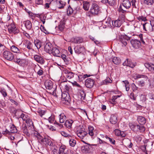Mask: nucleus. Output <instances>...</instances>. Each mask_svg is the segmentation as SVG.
<instances>
[{
    "label": "nucleus",
    "instance_id": "nucleus-36",
    "mask_svg": "<svg viewBox=\"0 0 154 154\" xmlns=\"http://www.w3.org/2000/svg\"><path fill=\"white\" fill-rule=\"evenodd\" d=\"M111 19L110 18H108L107 20H103V23L104 24L105 27L109 26L110 25Z\"/></svg>",
    "mask_w": 154,
    "mask_h": 154
},
{
    "label": "nucleus",
    "instance_id": "nucleus-54",
    "mask_svg": "<svg viewBox=\"0 0 154 154\" xmlns=\"http://www.w3.org/2000/svg\"><path fill=\"white\" fill-rule=\"evenodd\" d=\"M138 131H139L140 132H143L145 131V128L144 126L141 125H139V127L138 128Z\"/></svg>",
    "mask_w": 154,
    "mask_h": 154
},
{
    "label": "nucleus",
    "instance_id": "nucleus-61",
    "mask_svg": "<svg viewBox=\"0 0 154 154\" xmlns=\"http://www.w3.org/2000/svg\"><path fill=\"white\" fill-rule=\"evenodd\" d=\"M140 149L143 152H145L147 154L146 150V145H144L141 146H140Z\"/></svg>",
    "mask_w": 154,
    "mask_h": 154
},
{
    "label": "nucleus",
    "instance_id": "nucleus-44",
    "mask_svg": "<svg viewBox=\"0 0 154 154\" xmlns=\"http://www.w3.org/2000/svg\"><path fill=\"white\" fill-rule=\"evenodd\" d=\"M65 27V23L63 22H61L60 23L59 26V29L60 31H62Z\"/></svg>",
    "mask_w": 154,
    "mask_h": 154
},
{
    "label": "nucleus",
    "instance_id": "nucleus-28",
    "mask_svg": "<svg viewBox=\"0 0 154 154\" xmlns=\"http://www.w3.org/2000/svg\"><path fill=\"white\" fill-rule=\"evenodd\" d=\"M32 135L35 137V138L37 139L38 141H40V140L42 138V136L37 131H34L32 133Z\"/></svg>",
    "mask_w": 154,
    "mask_h": 154
},
{
    "label": "nucleus",
    "instance_id": "nucleus-13",
    "mask_svg": "<svg viewBox=\"0 0 154 154\" xmlns=\"http://www.w3.org/2000/svg\"><path fill=\"white\" fill-rule=\"evenodd\" d=\"M34 58L35 60L39 63L42 64L45 63V61L42 57L40 55H35L34 56Z\"/></svg>",
    "mask_w": 154,
    "mask_h": 154
},
{
    "label": "nucleus",
    "instance_id": "nucleus-32",
    "mask_svg": "<svg viewBox=\"0 0 154 154\" xmlns=\"http://www.w3.org/2000/svg\"><path fill=\"white\" fill-rule=\"evenodd\" d=\"M22 130L23 131L24 133L26 134L27 135L29 134V130L28 129L25 124L23 125L22 127Z\"/></svg>",
    "mask_w": 154,
    "mask_h": 154
},
{
    "label": "nucleus",
    "instance_id": "nucleus-5",
    "mask_svg": "<svg viewBox=\"0 0 154 154\" xmlns=\"http://www.w3.org/2000/svg\"><path fill=\"white\" fill-rule=\"evenodd\" d=\"M119 40L124 46H125L127 44L128 42H129L130 39V37L126 35H121L119 36Z\"/></svg>",
    "mask_w": 154,
    "mask_h": 154
},
{
    "label": "nucleus",
    "instance_id": "nucleus-58",
    "mask_svg": "<svg viewBox=\"0 0 154 154\" xmlns=\"http://www.w3.org/2000/svg\"><path fill=\"white\" fill-rule=\"evenodd\" d=\"M134 139L136 140L137 142H140L141 140V137L140 136L137 135L134 137Z\"/></svg>",
    "mask_w": 154,
    "mask_h": 154
},
{
    "label": "nucleus",
    "instance_id": "nucleus-26",
    "mask_svg": "<svg viewBox=\"0 0 154 154\" xmlns=\"http://www.w3.org/2000/svg\"><path fill=\"white\" fill-rule=\"evenodd\" d=\"M73 122V120H68L66 121L64 125L67 128H71L72 124Z\"/></svg>",
    "mask_w": 154,
    "mask_h": 154
},
{
    "label": "nucleus",
    "instance_id": "nucleus-23",
    "mask_svg": "<svg viewBox=\"0 0 154 154\" xmlns=\"http://www.w3.org/2000/svg\"><path fill=\"white\" fill-rule=\"evenodd\" d=\"M145 67L151 72L154 73V64H150L149 63H145L144 64Z\"/></svg>",
    "mask_w": 154,
    "mask_h": 154
},
{
    "label": "nucleus",
    "instance_id": "nucleus-17",
    "mask_svg": "<svg viewBox=\"0 0 154 154\" xmlns=\"http://www.w3.org/2000/svg\"><path fill=\"white\" fill-rule=\"evenodd\" d=\"M72 42L76 44H80L83 42V39L81 37H76L72 40Z\"/></svg>",
    "mask_w": 154,
    "mask_h": 154
},
{
    "label": "nucleus",
    "instance_id": "nucleus-33",
    "mask_svg": "<svg viewBox=\"0 0 154 154\" xmlns=\"http://www.w3.org/2000/svg\"><path fill=\"white\" fill-rule=\"evenodd\" d=\"M90 6V3L87 2H83V8L85 11H88Z\"/></svg>",
    "mask_w": 154,
    "mask_h": 154
},
{
    "label": "nucleus",
    "instance_id": "nucleus-7",
    "mask_svg": "<svg viewBox=\"0 0 154 154\" xmlns=\"http://www.w3.org/2000/svg\"><path fill=\"white\" fill-rule=\"evenodd\" d=\"M130 42L132 46L135 48H139L141 46L140 42L138 40L132 39L131 40Z\"/></svg>",
    "mask_w": 154,
    "mask_h": 154
},
{
    "label": "nucleus",
    "instance_id": "nucleus-3",
    "mask_svg": "<svg viewBox=\"0 0 154 154\" xmlns=\"http://www.w3.org/2000/svg\"><path fill=\"white\" fill-rule=\"evenodd\" d=\"M61 100L63 103L68 105L69 104L71 100L68 92H65L62 94Z\"/></svg>",
    "mask_w": 154,
    "mask_h": 154
},
{
    "label": "nucleus",
    "instance_id": "nucleus-22",
    "mask_svg": "<svg viewBox=\"0 0 154 154\" xmlns=\"http://www.w3.org/2000/svg\"><path fill=\"white\" fill-rule=\"evenodd\" d=\"M26 28L28 30H31L32 28V24L31 22L28 20L25 21L23 22Z\"/></svg>",
    "mask_w": 154,
    "mask_h": 154
},
{
    "label": "nucleus",
    "instance_id": "nucleus-48",
    "mask_svg": "<svg viewBox=\"0 0 154 154\" xmlns=\"http://www.w3.org/2000/svg\"><path fill=\"white\" fill-rule=\"evenodd\" d=\"M0 92L4 97H5L7 96V94L6 92V90L5 89L1 88L0 90Z\"/></svg>",
    "mask_w": 154,
    "mask_h": 154
},
{
    "label": "nucleus",
    "instance_id": "nucleus-49",
    "mask_svg": "<svg viewBox=\"0 0 154 154\" xmlns=\"http://www.w3.org/2000/svg\"><path fill=\"white\" fill-rule=\"evenodd\" d=\"M74 75V73H73L69 72L68 74L66 75V76L68 79H70L73 77Z\"/></svg>",
    "mask_w": 154,
    "mask_h": 154
},
{
    "label": "nucleus",
    "instance_id": "nucleus-4",
    "mask_svg": "<svg viewBox=\"0 0 154 154\" xmlns=\"http://www.w3.org/2000/svg\"><path fill=\"white\" fill-rule=\"evenodd\" d=\"M90 12L93 15H97L100 12L99 6L96 3L93 4L90 10Z\"/></svg>",
    "mask_w": 154,
    "mask_h": 154
},
{
    "label": "nucleus",
    "instance_id": "nucleus-12",
    "mask_svg": "<svg viewBox=\"0 0 154 154\" xmlns=\"http://www.w3.org/2000/svg\"><path fill=\"white\" fill-rule=\"evenodd\" d=\"M75 53L78 54L81 53L85 51V48L81 45L76 46L74 48Z\"/></svg>",
    "mask_w": 154,
    "mask_h": 154
},
{
    "label": "nucleus",
    "instance_id": "nucleus-52",
    "mask_svg": "<svg viewBox=\"0 0 154 154\" xmlns=\"http://www.w3.org/2000/svg\"><path fill=\"white\" fill-rule=\"evenodd\" d=\"M112 80L109 78H107L103 82L104 84H107L109 83H111L112 82Z\"/></svg>",
    "mask_w": 154,
    "mask_h": 154
},
{
    "label": "nucleus",
    "instance_id": "nucleus-64",
    "mask_svg": "<svg viewBox=\"0 0 154 154\" xmlns=\"http://www.w3.org/2000/svg\"><path fill=\"white\" fill-rule=\"evenodd\" d=\"M125 13H122V14H120L119 15V19H121V20L122 21L124 19L125 17Z\"/></svg>",
    "mask_w": 154,
    "mask_h": 154
},
{
    "label": "nucleus",
    "instance_id": "nucleus-29",
    "mask_svg": "<svg viewBox=\"0 0 154 154\" xmlns=\"http://www.w3.org/2000/svg\"><path fill=\"white\" fill-rule=\"evenodd\" d=\"M112 62L115 64L118 65L121 62V60L120 59L119 57H113L112 58Z\"/></svg>",
    "mask_w": 154,
    "mask_h": 154
},
{
    "label": "nucleus",
    "instance_id": "nucleus-27",
    "mask_svg": "<svg viewBox=\"0 0 154 154\" xmlns=\"http://www.w3.org/2000/svg\"><path fill=\"white\" fill-rule=\"evenodd\" d=\"M102 3L106 4L108 3L111 6H113L115 3V0H102Z\"/></svg>",
    "mask_w": 154,
    "mask_h": 154
},
{
    "label": "nucleus",
    "instance_id": "nucleus-39",
    "mask_svg": "<svg viewBox=\"0 0 154 154\" xmlns=\"http://www.w3.org/2000/svg\"><path fill=\"white\" fill-rule=\"evenodd\" d=\"M144 3L148 5H152L154 2L153 0H143Z\"/></svg>",
    "mask_w": 154,
    "mask_h": 154
},
{
    "label": "nucleus",
    "instance_id": "nucleus-1",
    "mask_svg": "<svg viewBox=\"0 0 154 154\" xmlns=\"http://www.w3.org/2000/svg\"><path fill=\"white\" fill-rule=\"evenodd\" d=\"M131 3L129 0H123L118 8V11L120 13H126V10L131 6Z\"/></svg>",
    "mask_w": 154,
    "mask_h": 154
},
{
    "label": "nucleus",
    "instance_id": "nucleus-9",
    "mask_svg": "<svg viewBox=\"0 0 154 154\" xmlns=\"http://www.w3.org/2000/svg\"><path fill=\"white\" fill-rule=\"evenodd\" d=\"M4 57L8 60H12L14 59V56L13 54L10 51H5L3 53Z\"/></svg>",
    "mask_w": 154,
    "mask_h": 154
},
{
    "label": "nucleus",
    "instance_id": "nucleus-19",
    "mask_svg": "<svg viewBox=\"0 0 154 154\" xmlns=\"http://www.w3.org/2000/svg\"><path fill=\"white\" fill-rule=\"evenodd\" d=\"M52 54L54 56L60 57V54L59 49L56 47H54L51 51Z\"/></svg>",
    "mask_w": 154,
    "mask_h": 154
},
{
    "label": "nucleus",
    "instance_id": "nucleus-30",
    "mask_svg": "<svg viewBox=\"0 0 154 154\" xmlns=\"http://www.w3.org/2000/svg\"><path fill=\"white\" fill-rule=\"evenodd\" d=\"M11 51L14 53H21L22 51H20L18 48L14 45H12L11 47Z\"/></svg>",
    "mask_w": 154,
    "mask_h": 154
},
{
    "label": "nucleus",
    "instance_id": "nucleus-55",
    "mask_svg": "<svg viewBox=\"0 0 154 154\" xmlns=\"http://www.w3.org/2000/svg\"><path fill=\"white\" fill-rule=\"evenodd\" d=\"M148 97L149 99L150 100H151L152 101L153 100L154 101V94H151V93H149L148 94Z\"/></svg>",
    "mask_w": 154,
    "mask_h": 154
},
{
    "label": "nucleus",
    "instance_id": "nucleus-62",
    "mask_svg": "<svg viewBox=\"0 0 154 154\" xmlns=\"http://www.w3.org/2000/svg\"><path fill=\"white\" fill-rule=\"evenodd\" d=\"M137 19L139 21L141 20L143 21H145L147 20L146 17L143 16H139L137 18Z\"/></svg>",
    "mask_w": 154,
    "mask_h": 154
},
{
    "label": "nucleus",
    "instance_id": "nucleus-20",
    "mask_svg": "<svg viewBox=\"0 0 154 154\" xmlns=\"http://www.w3.org/2000/svg\"><path fill=\"white\" fill-rule=\"evenodd\" d=\"M123 65L124 66H129L132 68H133L135 66V64L134 63H133L130 60L129 61L128 59H127L123 63Z\"/></svg>",
    "mask_w": 154,
    "mask_h": 154
},
{
    "label": "nucleus",
    "instance_id": "nucleus-11",
    "mask_svg": "<svg viewBox=\"0 0 154 154\" xmlns=\"http://www.w3.org/2000/svg\"><path fill=\"white\" fill-rule=\"evenodd\" d=\"M54 47L51 43L48 42L45 45L44 50L46 52L51 54V51Z\"/></svg>",
    "mask_w": 154,
    "mask_h": 154
},
{
    "label": "nucleus",
    "instance_id": "nucleus-35",
    "mask_svg": "<svg viewBox=\"0 0 154 154\" xmlns=\"http://www.w3.org/2000/svg\"><path fill=\"white\" fill-rule=\"evenodd\" d=\"M10 133H16L17 131V130L16 127L13 124L12 125L10 126Z\"/></svg>",
    "mask_w": 154,
    "mask_h": 154
},
{
    "label": "nucleus",
    "instance_id": "nucleus-56",
    "mask_svg": "<svg viewBox=\"0 0 154 154\" xmlns=\"http://www.w3.org/2000/svg\"><path fill=\"white\" fill-rule=\"evenodd\" d=\"M65 149L64 147L61 146L60 147L59 150H58L60 154H63ZM64 154H65L64 153Z\"/></svg>",
    "mask_w": 154,
    "mask_h": 154
},
{
    "label": "nucleus",
    "instance_id": "nucleus-40",
    "mask_svg": "<svg viewBox=\"0 0 154 154\" xmlns=\"http://www.w3.org/2000/svg\"><path fill=\"white\" fill-rule=\"evenodd\" d=\"M32 43L29 41L26 42L25 45V47L29 50L32 49Z\"/></svg>",
    "mask_w": 154,
    "mask_h": 154
},
{
    "label": "nucleus",
    "instance_id": "nucleus-63",
    "mask_svg": "<svg viewBox=\"0 0 154 154\" xmlns=\"http://www.w3.org/2000/svg\"><path fill=\"white\" fill-rule=\"evenodd\" d=\"M61 134L63 136L65 137H71V136L69 134H68L67 133H66V132H65L64 131L61 132Z\"/></svg>",
    "mask_w": 154,
    "mask_h": 154
},
{
    "label": "nucleus",
    "instance_id": "nucleus-41",
    "mask_svg": "<svg viewBox=\"0 0 154 154\" xmlns=\"http://www.w3.org/2000/svg\"><path fill=\"white\" fill-rule=\"evenodd\" d=\"M66 3L62 1H59L58 8L59 9L63 8L65 5Z\"/></svg>",
    "mask_w": 154,
    "mask_h": 154
},
{
    "label": "nucleus",
    "instance_id": "nucleus-2",
    "mask_svg": "<svg viewBox=\"0 0 154 154\" xmlns=\"http://www.w3.org/2000/svg\"><path fill=\"white\" fill-rule=\"evenodd\" d=\"M142 79L137 82L136 83L140 87H143L145 85V81H146L148 79V78L146 75L140 74H137L134 76L135 79Z\"/></svg>",
    "mask_w": 154,
    "mask_h": 154
},
{
    "label": "nucleus",
    "instance_id": "nucleus-37",
    "mask_svg": "<svg viewBox=\"0 0 154 154\" xmlns=\"http://www.w3.org/2000/svg\"><path fill=\"white\" fill-rule=\"evenodd\" d=\"M88 134L89 135L91 136H92L94 135V128L93 127L91 126H89L88 127Z\"/></svg>",
    "mask_w": 154,
    "mask_h": 154
},
{
    "label": "nucleus",
    "instance_id": "nucleus-57",
    "mask_svg": "<svg viewBox=\"0 0 154 154\" xmlns=\"http://www.w3.org/2000/svg\"><path fill=\"white\" fill-rule=\"evenodd\" d=\"M80 94L81 98L84 100L85 97V92L83 91H81L80 92Z\"/></svg>",
    "mask_w": 154,
    "mask_h": 154
},
{
    "label": "nucleus",
    "instance_id": "nucleus-60",
    "mask_svg": "<svg viewBox=\"0 0 154 154\" xmlns=\"http://www.w3.org/2000/svg\"><path fill=\"white\" fill-rule=\"evenodd\" d=\"M48 120L51 123H53L54 120V117L53 116H51L48 118Z\"/></svg>",
    "mask_w": 154,
    "mask_h": 154
},
{
    "label": "nucleus",
    "instance_id": "nucleus-25",
    "mask_svg": "<svg viewBox=\"0 0 154 154\" xmlns=\"http://www.w3.org/2000/svg\"><path fill=\"white\" fill-rule=\"evenodd\" d=\"M137 119L139 124L142 125L144 124L146 122L145 118L141 116L138 117Z\"/></svg>",
    "mask_w": 154,
    "mask_h": 154
},
{
    "label": "nucleus",
    "instance_id": "nucleus-45",
    "mask_svg": "<svg viewBox=\"0 0 154 154\" xmlns=\"http://www.w3.org/2000/svg\"><path fill=\"white\" fill-rule=\"evenodd\" d=\"M61 57L66 64H68L69 62V61L67 58L65 54H63L61 55Z\"/></svg>",
    "mask_w": 154,
    "mask_h": 154
},
{
    "label": "nucleus",
    "instance_id": "nucleus-43",
    "mask_svg": "<svg viewBox=\"0 0 154 154\" xmlns=\"http://www.w3.org/2000/svg\"><path fill=\"white\" fill-rule=\"evenodd\" d=\"M74 10L69 5L67 11V13L68 15H69L72 14Z\"/></svg>",
    "mask_w": 154,
    "mask_h": 154
},
{
    "label": "nucleus",
    "instance_id": "nucleus-6",
    "mask_svg": "<svg viewBox=\"0 0 154 154\" xmlns=\"http://www.w3.org/2000/svg\"><path fill=\"white\" fill-rule=\"evenodd\" d=\"M40 141L46 146H52L53 145V143L50 138L46 136L44 137L42 136Z\"/></svg>",
    "mask_w": 154,
    "mask_h": 154
},
{
    "label": "nucleus",
    "instance_id": "nucleus-42",
    "mask_svg": "<svg viewBox=\"0 0 154 154\" xmlns=\"http://www.w3.org/2000/svg\"><path fill=\"white\" fill-rule=\"evenodd\" d=\"M139 127V125H132L131 126V128L134 132L138 131V128Z\"/></svg>",
    "mask_w": 154,
    "mask_h": 154
},
{
    "label": "nucleus",
    "instance_id": "nucleus-38",
    "mask_svg": "<svg viewBox=\"0 0 154 154\" xmlns=\"http://www.w3.org/2000/svg\"><path fill=\"white\" fill-rule=\"evenodd\" d=\"M152 143L149 142L147 143L146 144V152H147L150 151L151 149H152Z\"/></svg>",
    "mask_w": 154,
    "mask_h": 154
},
{
    "label": "nucleus",
    "instance_id": "nucleus-51",
    "mask_svg": "<svg viewBox=\"0 0 154 154\" xmlns=\"http://www.w3.org/2000/svg\"><path fill=\"white\" fill-rule=\"evenodd\" d=\"M37 112L40 116L42 117L43 116L45 113L46 111L44 110H42L41 109H38Z\"/></svg>",
    "mask_w": 154,
    "mask_h": 154
},
{
    "label": "nucleus",
    "instance_id": "nucleus-14",
    "mask_svg": "<svg viewBox=\"0 0 154 154\" xmlns=\"http://www.w3.org/2000/svg\"><path fill=\"white\" fill-rule=\"evenodd\" d=\"M6 26H8V29L10 33H15L17 32H16L17 29L16 28L14 24L12 23L10 25H6Z\"/></svg>",
    "mask_w": 154,
    "mask_h": 154
},
{
    "label": "nucleus",
    "instance_id": "nucleus-31",
    "mask_svg": "<svg viewBox=\"0 0 154 154\" xmlns=\"http://www.w3.org/2000/svg\"><path fill=\"white\" fill-rule=\"evenodd\" d=\"M34 43L38 49H39L42 46V43L40 40L38 39L34 40Z\"/></svg>",
    "mask_w": 154,
    "mask_h": 154
},
{
    "label": "nucleus",
    "instance_id": "nucleus-47",
    "mask_svg": "<svg viewBox=\"0 0 154 154\" xmlns=\"http://www.w3.org/2000/svg\"><path fill=\"white\" fill-rule=\"evenodd\" d=\"M125 83V86L126 88V90L127 91H128L130 89L129 85V82L127 81H123Z\"/></svg>",
    "mask_w": 154,
    "mask_h": 154
},
{
    "label": "nucleus",
    "instance_id": "nucleus-16",
    "mask_svg": "<svg viewBox=\"0 0 154 154\" xmlns=\"http://www.w3.org/2000/svg\"><path fill=\"white\" fill-rule=\"evenodd\" d=\"M143 30L145 31H150L151 30L152 22L150 21V23H145L143 24Z\"/></svg>",
    "mask_w": 154,
    "mask_h": 154
},
{
    "label": "nucleus",
    "instance_id": "nucleus-24",
    "mask_svg": "<svg viewBox=\"0 0 154 154\" xmlns=\"http://www.w3.org/2000/svg\"><path fill=\"white\" fill-rule=\"evenodd\" d=\"M110 122L112 124H115L117 122V116L116 115L113 114L111 115L110 119Z\"/></svg>",
    "mask_w": 154,
    "mask_h": 154
},
{
    "label": "nucleus",
    "instance_id": "nucleus-50",
    "mask_svg": "<svg viewBox=\"0 0 154 154\" xmlns=\"http://www.w3.org/2000/svg\"><path fill=\"white\" fill-rule=\"evenodd\" d=\"M105 138L107 139H108L110 143L113 144H115V141L113 139L111 138L108 137L107 135L105 136Z\"/></svg>",
    "mask_w": 154,
    "mask_h": 154
},
{
    "label": "nucleus",
    "instance_id": "nucleus-46",
    "mask_svg": "<svg viewBox=\"0 0 154 154\" xmlns=\"http://www.w3.org/2000/svg\"><path fill=\"white\" fill-rule=\"evenodd\" d=\"M76 143V140L74 139H72L70 140L69 141V143L70 145L74 147Z\"/></svg>",
    "mask_w": 154,
    "mask_h": 154
},
{
    "label": "nucleus",
    "instance_id": "nucleus-34",
    "mask_svg": "<svg viewBox=\"0 0 154 154\" xmlns=\"http://www.w3.org/2000/svg\"><path fill=\"white\" fill-rule=\"evenodd\" d=\"M60 123H62L64 122L66 120V116L64 113H61L59 115Z\"/></svg>",
    "mask_w": 154,
    "mask_h": 154
},
{
    "label": "nucleus",
    "instance_id": "nucleus-21",
    "mask_svg": "<svg viewBox=\"0 0 154 154\" xmlns=\"http://www.w3.org/2000/svg\"><path fill=\"white\" fill-rule=\"evenodd\" d=\"M45 86L47 89L51 90L53 87V83L50 80H47L45 82Z\"/></svg>",
    "mask_w": 154,
    "mask_h": 154
},
{
    "label": "nucleus",
    "instance_id": "nucleus-15",
    "mask_svg": "<svg viewBox=\"0 0 154 154\" xmlns=\"http://www.w3.org/2000/svg\"><path fill=\"white\" fill-rule=\"evenodd\" d=\"M92 147L90 145H86L82 146L81 148L82 151L84 153H87L89 152V150Z\"/></svg>",
    "mask_w": 154,
    "mask_h": 154
},
{
    "label": "nucleus",
    "instance_id": "nucleus-8",
    "mask_svg": "<svg viewBox=\"0 0 154 154\" xmlns=\"http://www.w3.org/2000/svg\"><path fill=\"white\" fill-rule=\"evenodd\" d=\"M77 134L78 137L81 139H84L88 135V133L84 130L79 129L77 131Z\"/></svg>",
    "mask_w": 154,
    "mask_h": 154
},
{
    "label": "nucleus",
    "instance_id": "nucleus-59",
    "mask_svg": "<svg viewBox=\"0 0 154 154\" xmlns=\"http://www.w3.org/2000/svg\"><path fill=\"white\" fill-rule=\"evenodd\" d=\"M43 2V0H35V3L37 5H42Z\"/></svg>",
    "mask_w": 154,
    "mask_h": 154
},
{
    "label": "nucleus",
    "instance_id": "nucleus-10",
    "mask_svg": "<svg viewBox=\"0 0 154 154\" xmlns=\"http://www.w3.org/2000/svg\"><path fill=\"white\" fill-rule=\"evenodd\" d=\"M94 83V80L91 78H88L85 81V85L88 88H91Z\"/></svg>",
    "mask_w": 154,
    "mask_h": 154
},
{
    "label": "nucleus",
    "instance_id": "nucleus-53",
    "mask_svg": "<svg viewBox=\"0 0 154 154\" xmlns=\"http://www.w3.org/2000/svg\"><path fill=\"white\" fill-rule=\"evenodd\" d=\"M126 145L127 147L129 148H131L133 146V144L131 142L130 140H127Z\"/></svg>",
    "mask_w": 154,
    "mask_h": 154
},
{
    "label": "nucleus",
    "instance_id": "nucleus-18",
    "mask_svg": "<svg viewBox=\"0 0 154 154\" xmlns=\"http://www.w3.org/2000/svg\"><path fill=\"white\" fill-rule=\"evenodd\" d=\"M123 21L119 18L118 20L112 21V25L114 27H119L122 24Z\"/></svg>",
    "mask_w": 154,
    "mask_h": 154
}]
</instances>
